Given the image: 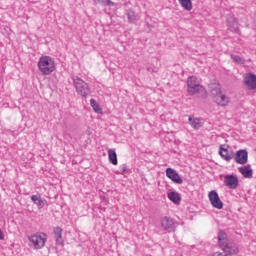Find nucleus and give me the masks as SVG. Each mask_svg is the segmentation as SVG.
Here are the masks:
<instances>
[{"label": "nucleus", "instance_id": "nucleus-1", "mask_svg": "<svg viewBox=\"0 0 256 256\" xmlns=\"http://www.w3.org/2000/svg\"><path fill=\"white\" fill-rule=\"evenodd\" d=\"M38 70L42 75H51L57 71V63L53 57L43 55L38 60Z\"/></svg>", "mask_w": 256, "mask_h": 256}, {"label": "nucleus", "instance_id": "nucleus-2", "mask_svg": "<svg viewBox=\"0 0 256 256\" xmlns=\"http://www.w3.org/2000/svg\"><path fill=\"white\" fill-rule=\"evenodd\" d=\"M187 91L189 95H197V97H207V89L201 85L199 79L195 76L188 77L187 81Z\"/></svg>", "mask_w": 256, "mask_h": 256}, {"label": "nucleus", "instance_id": "nucleus-3", "mask_svg": "<svg viewBox=\"0 0 256 256\" xmlns=\"http://www.w3.org/2000/svg\"><path fill=\"white\" fill-rule=\"evenodd\" d=\"M211 93L213 95V101L218 105L219 107H227L229 105V98L228 96L223 93V90H221V85L214 84Z\"/></svg>", "mask_w": 256, "mask_h": 256}, {"label": "nucleus", "instance_id": "nucleus-4", "mask_svg": "<svg viewBox=\"0 0 256 256\" xmlns=\"http://www.w3.org/2000/svg\"><path fill=\"white\" fill-rule=\"evenodd\" d=\"M73 83L78 95H81V97H87L91 93L89 84L83 81V79L76 77L73 79Z\"/></svg>", "mask_w": 256, "mask_h": 256}, {"label": "nucleus", "instance_id": "nucleus-5", "mask_svg": "<svg viewBox=\"0 0 256 256\" xmlns=\"http://www.w3.org/2000/svg\"><path fill=\"white\" fill-rule=\"evenodd\" d=\"M28 241H30L34 249H43V247H45V243H47V234L45 233L33 234L28 238Z\"/></svg>", "mask_w": 256, "mask_h": 256}, {"label": "nucleus", "instance_id": "nucleus-6", "mask_svg": "<svg viewBox=\"0 0 256 256\" xmlns=\"http://www.w3.org/2000/svg\"><path fill=\"white\" fill-rule=\"evenodd\" d=\"M208 199L212 207H215V209H223V201H221V198H219L217 191L212 190L209 192Z\"/></svg>", "mask_w": 256, "mask_h": 256}, {"label": "nucleus", "instance_id": "nucleus-7", "mask_svg": "<svg viewBox=\"0 0 256 256\" xmlns=\"http://www.w3.org/2000/svg\"><path fill=\"white\" fill-rule=\"evenodd\" d=\"M243 84L247 89L255 91L256 89V75L253 73H246L243 77Z\"/></svg>", "mask_w": 256, "mask_h": 256}, {"label": "nucleus", "instance_id": "nucleus-8", "mask_svg": "<svg viewBox=\"0 0 256 256\" xmlns=\"http://www.w3.org/2000/svg\"><path fill=\"white\" fill-rule=\"evenodd\" d=\"M224 184L228 189H237L239 187V178H237V175H226Z\"/></svg>", "mask_w": 256, "mask_h": 256}, {"label": "nucleus", "instance_id": "nucleus-9", "mask_svg": "<svg viewBox=\"0 0 256 256\" xmlns=\"http://www.w3.org/2000/svg\"><path fill=\"white\" fill-rule=\"evenodd\" d=\"M234 159L238 165H245L249 161V153H247V150H238Z\"/></svg>", "mask_w": 256, "mask_h": 256}, {"label": "nucleus", "instance_id": "nucleus-10", "mask_svg": "<svg viewBox=\"0 0 256 256\" xmlns=\"http://www.w3.org/2000/svg\"><path fill=\"white\" fill-rule=\"evenodd\" d=\"M166 176L174 183H177V185H181L183 183V178L179 176V173H177L173 168L166 169Z\"/></svg>", "mask_w": 256, "mask_h": 256}, {"label": "nucleus", "instance_id": "nucleus-11", "mask_svg": "<svg viewBox=\"0 0 256 256\" xmlns=\"http://www.w3.org/2000/svg\"><path fill=\"white\" fill-rule=\"evenodd\" d=\"M219 155L225 161H231V159H233V156L231 154H229V146L227 144L220 145Z\"/></svg>", "mask_w": 256, "mask_h": 256}, {"label": "nucleus", "instance_id": "nucleus-12", "mask_svg": "<svg viewBox=\"0 0 256 256\" xmlns=\"http://www.w3.org/2000/svg\"><path fill=\"white\" fill-rule=\"evenodd\" d=\"M222 251H224L226 255L233 256L239 254V247L237 246V244L230 242L225 246V248Z\"/></svg>", "mask_w": 256, "mask_h": 256}, {"label": "nucleus", "instance_id": "nucleus-13", "mask_svg": "<svg viewBox=\"0 0 256 256\" xmlns=\"http://www.w3.org/2000/svg\"><path fill=\"white\" fill-rule=\"evenodd\" d=\"M238 171L245 179H251L253 177V169H251V165L242 166L238 168Z\"/></svg>", "mask_w": 256, "mask_h": 256}, {"label": "nucleus", "instance_id": "nucleus-14", "mask_svg": "<svg viewBox=\"0 0 256 256\" xmlns=\"http://www.w3.org/2000/svg\"><path fill=\"white\" fill-rule=\"evenodd\" d=\"M229 240L227 239V234L223 231L218 233V245L222 251L224 250L226 245H229Z\"/></svg>", "mask_w": 256, "mask_h": 256}, {"label": "nucleus", "instance_id": "nucleus-15", "mask_svg": "<svg viewBox=\"0 0 256 256\" xmlns=\"http://www.w3.org/2000/svg\"><path fill=\"white\" fill-rule=\"evenodd\" d=\"M167 197L174 205H181V194L179 192L171 191L167 193Z\"/></svg>", "mask_w": 256, "mask_h": 256}, {"label": "nucleus", "instance_id": "nucleus-16", "mask_svg": "<svg viewBox=\"0 0 256 256\" xmlns=\"http://www.w3.org/2000/svg\"><path fill=\"white\" fill-rule=\"evenodd\" d=\"M31 201L40 209H43V207L47 205V200L43 199L41 195H32Z\"/></svg>", "mask_w": 256, "mask_h": 256}, {"label": "nucleus", "instance_id": "nucleus-17", "mask_svg": "<svg viewBox=\"0 0 256 256\" xmlns=\"http://www.w3.org/2000/svg\"><path fill=\"white\" fill-rule=\"evenodd\" d=\"M161 225L163 227V229H165V231H169V229H171L173 227V225H175V222H173V219L164 216L161 219Z\"/></svg>", "mask_w": 256, "mask_h": 256}, {"label": "nucleus", "instance_id": "nucleus-18", "mask_svg": "<svg viewBox=\"0 0 256 256\" xmlns=\"http://www.w3.org/2000/svg\"><path fill=\"white\" fill-rule=\"evenodd\" d=\"M54 237L56 239L57 245H63V229H61L60 227H55Z\"/></svg>", "mask_w": 256, "mask_h": 256}, {"label": "nucleus", "instance_id": "nucleus-19", "mask_svg": "<svg viewBox=\"0 0 256 256\" xmlns=\"http://www.w3.org/2000/svg\"><path fill=\"white\" fill-rule=\"evenodd\" d=\"M188 121L193 129H201V127H203V122H201V119L199 118H193L190 116Z\"/></svg>", "mask_w": 256, "mask_h": 256}, {"label": "nucleus", "instance_id": "nucleus-20", "mask_svg": "<svg viewBox=\"0 0 256 256\" xmlns=\"http://www.w3.org/2000/svg\"><path fill=\"white\" fill-rule=\"evenodd\" d=\"M178 2L185 11H193V2L191 0H178Z\"/></svg>", "mask_w": 256, "mask_h": 256}, {"label": "nucleus", "instance_id": "nucleus-21", "mask_svg": "<svg viewBox=\"0 0 256 256\" xmlns=\"http://www.w3.org/2000/svg\"><path fill=\"white\" fill-rule=\"evenodd\" d=\"M90 105L93 108V111H95V113H98L99 115L103 114V108H101V105H99V103H97L95 99L90 100Z\"/></svg>", "mask_w": 256, "mask_h": 256}, {"label": "nucleus", "instance_id": "nucleus-22", "mask_svg": "<svg viewBox=\"0 0 256 256\" xmlns=\"http://www.w3.org/2000/svg\"><path fill=\"white\" fill-rule=\"evenodd\" d=\"M108 159L112 165H117V152H115L113 149L108 150Z\"/></svg>", "mask_w": 256, "mask_h": 256}, {"label": "nucleus", "instance_id": "nucleus-23", "mask_svg": "<svg viewBox=\"0 0 256 256\" xmlns=\"http://www.w3.org/2000/svg\"><path fill=\"white\" fill-rule=\"evenodd\" d=\"M116 173L117 175H125V173H127V165L125 164L120 165Z\"/></svg>", "mask_w": 256, "mask_h": 256}, {"label": "nucleus", "instance_id": "nucleus-24", "mask_svg": "<svg viewBox=\"0 0 256 256\" xmlns=\"http://www.w3.org/2000/svg\"><path fill=\"white\" fill-rule=\"evenodd\" d=\"M231 59L234 63H245L243 58H241L240 56H237V55H231Z\"/></svg>", "mask_w": 256, "mask_h": 256}, {"label": "nucleus", "instance_id": "nucleus-25", "mask_svg": "<svg viewBox=\"0 0 256 256\" xmlns=\"http://www.w3.org/2000/svg\"><path fill=\"white\" fill-rule=\"evenodd\" d=\"M5 239V234H3V231L0 229V241H3Z\"/></svg>", "mask_w": 256, "mask_h": 256}]
</instances>
